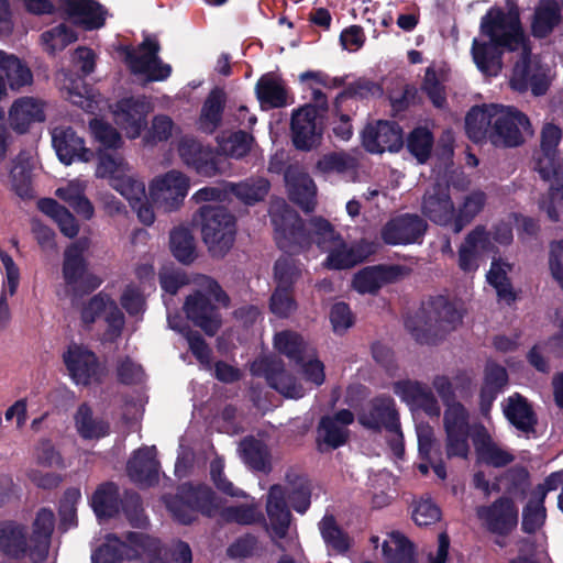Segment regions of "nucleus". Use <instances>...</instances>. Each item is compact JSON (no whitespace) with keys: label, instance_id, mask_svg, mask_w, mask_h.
Instances as JSON below:
<instances>
[{"label":"nucleus","instance_id":"1","mask_svg":"<svg viewBox=\"0 0 563 563\" xmlns=\"http://www.w3.org/2000/svg\"><path fill=\"white\" fill-rule=\"evenodd\" d=\"M506 7L507 11L494 5L481 18L479 33L489 41L474 38L472 42L473 60L488 76H496L501 70L505 52H517L528 42L518 4L515 0H506Z\"/></svg>","mask_w":563,"mask_h":563},{"label":"nucleus","instance_id":"2","mask_svg":"<svg viewBox=\"0 0 563 563\" xmlns=\"http://www.w3.org/2000/svg\"><path fill=\"white\" fill-rule=\"evenodd\" d=\"M269 213L276 244L285 253H301L313 243L320 250H327L330 243L341 240L340 233L327 219L311 218L308 229L299 213L285 202L273 207Z\"/></svg>","mask_w":563,"mask_h":563},{"label":"nucleus","instance_id":"3","mask_svg":"<svg viewBox=\"0 0 563 563\" xmlns=\"http://www.w3.org/2000/svg\"><path fill=\"white\" fill-rule=\"evenodd\" d=\"M463 314L448 297H430L405 320V328L419 344L435 345L462 323Z\"/></svg>","mask_w":563,"mask_h":563},{"label":"nucleus","instance_id":"4","mask_svg":"<svg viewBox=\"0 0 563 563\" xmlns=\"http://www.w3.org/2000/svg\"><path fill=\"white\" fill-rule=\"evenodd\" d=\"M166 506L178 522L191 525L196 514L214 517L222 507V498L207 484L184 483Z\"/></svg>","mask_w":563,"mask_h":563},{"label":"nucleus","instance_id":"5","mask_svg":"<svg viewBox=\"0 0 563 563\" xmlns=\"http://www.w3.org/2000/svg\"><path fill=\"white\" fill-rule=\"evenodd\" d=\"M201 235L213 256L223 257L233 246L236 219L223 206L205 205L199 208Z\"/></svg>","mask_w":563,"mask_h":563},{"label":"nucleus","instance_id":"6","mask_svg":"<svg viewBox=\"0 0 563 563\" xmlns=\"http://www.w3.org/2000/svg\"><path fill=\"white\" fill-rule=\"evenodd\" d=\"M88 249L89 240L80 238L69 244L63 254V279L74 297H84L92 294L103 282L101 277L89 272V263L85 257Z\"/></svg>","mask_w":563,"mask_h":563},{"label":"nucleus","instance_id":"7","mask_svg":"<svg viewBox=\"0 0 563 563\" xmlns=\"http://www.w3.org/2000/svg\"><path fill=\"white\" fill-rule=\"evenodd\" d=\"M532 169L544 181H553L547 196L539 201V208L544 211L552 222L560 221V210L563 208V165L559 153L536 150L532 155Z\"/></svg>","mask_w":563,"mask_h":563},{"label":"nucleus","instance_id":"8","mask_svg":"<svg viewBox=\"0 0 563 563\" xmlns=\"http://www.w3.org/2000/svg\"><path fill=\"white\" fill-rule=\"evenodd\" d=\"M520 49L522 54L514 66L510 87L518 92L531 90L536 97L545 95L550 87L549 67L538 57L531 56L529 41Z\"/></svg>","mask_w":563,"mask_h":563},{"label":"nucleus","instance_id":"9","mask_svg":"<svg viewBox=\"0 0 563 563\" xmlns=\"http://www.w3.org/2000/svg\"><path fill=\"white\" fill-rule=\"evenodd\" d=\"M141 55L136 54L134 48L124 46V62L131 73L135 75H145L147 81H164L172 75V66L162 60L158 53L161 51L159 42L152 36H146L139 45Z\"/></svg>","mask_w":563,"mask_h":563},{"label":"nucleus","instance_id":"10","mask_svg":"<svg viewBox=\"0 0 563 563\" xmlns=\"http://www.w3.org/2000/svg\"><path fill=\"white\" fill-rule=\"evenodd\" d=\"M523 133L532 134L528 115L514 107L499 104L498 114H496L492 126L489 142L495 147H518L525 143Z\"/></svg>","mask_w":563,"mask_h":563},{"label":"nucleus","instance_id":"11","mask_svg":"<svg viewBox=\"0 0 563 563\" xmlns=\"http://www.w3.org/2000/svg\"><path fill=\"white\" fill-rule=\"evenodd\" d=\"M63 361L75 384L89 386L102 383L106 366L99 361L96 353L87 347L71 343L64 352Z\"/></svg>","mask_w":563,"mask_h":563},{"label":"nucleus","instance_id":"12","mask_svg":"<svg viewBox=\"0 0 563 563\" xmlns=\"http://www.w3.org/2000/svg\"><path fill=\"white\" fill-rule=\"evenodd\" d=\"M357 422L373 432H399V412L395 399L389 395H378L362 407Z\"/></svg>","mask_w":563,"mask_h":563},{"label":"nucleus","instance_id":"13","mask_svg":"<svg viewBox=\"0 0 563 563\" xmlns=\"http://www.w3.org/2000/svg\"><path fill=\"white\" fill-rule=\"evenodd\" d=\"M476 516L492 534L509 536L518 526V508L509 496H500L490 505L479 506Z\"/></svg>","mask_w":563,"mask_h":563},{"label":"nucleus","instance_id":"14","mask_svg":"<svg viewBox=\"0 0 563 563\" xmlns=\"http://www.w3.org/2000/svg\"><path fill=\"white\" fill-rule=\"evenodd\" d=\"M323 120L316 117L313 107H301L294 111L290 120L291 142L296 150L309 152L321 144Z\"/></svg>","mask_w":563,"mask_h":563},{"label":"nucleus","instance_id":"15","mask_svg":"<svg viewBox=\"0 0 563 563\" xmlns=\"http://www.w3.org/2000/svg\"><path fill=\"white\" fill-rule=\"evenodd\" d=\"M362 144L368 153H396L404 146L402 128L396 121L378 120L362 131Z\"/></svg>","mask_w":563,"mask_h":563},{"label":"nucleus","instance_id":"16","mask_svg":"<svg viewBox=\"0 0 563 563\" xmlns=\"http://www.w3.org/2000/svg\"><path fill=\"white\" fill-rule=\"evenodd\" d=\"M428 223L418 214L404 213L388 220L380 230V238L387 245L420 243Z\"/></svg>","mask_w":563,"mask_h":563},{"label":"nucleus","instance_id":"17","mask_svg":"<svg viewBox=\"0 0 563 563\" xmlns=\"http://www.w3.org/2000/svg\"><path fill=\"white\" fill-rule=\"evenodd\" d=\"M57 11L85 31L99 30L106 24L107 10L96 0H58Z\"/></svg>","mask_w":563,"mask_h":563},{"label":"nucleus","instance_id":"18","mask_svg":"<svg viewBox=\"0 0 563 563\" xmlns=\"http://www.w3.org/2000/svg\"><path fill=\"white\" fill-rule=\"evenodd\" d=\"M183 162L198 175L213 177L220 173L219 157L210 145L191 136H184L178 144Z\"/></svg>","mask_w":563,"mask_h":563},{"label":"nucleus","instance_id":"19","mask_svg":"<svg viewBox=\"0 0 563 563\" xmlns=\"http://www.w3.org/2000/svg\"><path fill=\"white\" fill-rule=\"evenodd\" d=\"M184 311L187 319L208 336H214L222 325L219 308L207 295L199 290L186 298Z\"/></svg>","mask_w":563,"mask_h":563},{"label":"nucleus","instance_id":"20","mask_svg":"<svg viewBox=\"0 0 563 563\" xmlns=\"http://www.w3.org/2000/svg\"><path fill=\"white\" fill-rule=\"evenodd\" d=\"M52 144L58 159L66 166L74 162L88 163L93 158V152L86 147L84 137L71 126L55 128Z\"/></svg>","mask_w":563,"mask_h":563},{"label":"nucleus","instance_id":"21","mask_svg":"<svg viewBox=\"0 0 563 563\" xmlns=\"http://www.w3.org/2000/svg\"><path fill=\"white\" fill-rule=\"evenodd\" d=\"M148 111V102L143 97H125L117 101L113 114L126 136L136 139L147 124Z\"/></svg>","mask_w":563,"mask_h":563},{"label":"nucleus","instance_id":"22","mask_svg":"<svg viewBox=\"0 0 563 563\" xmlns=\"http://www.w3.org/2000/svg\"><path fill=\"white\" fill-rule=\"evenodd\" d=\"M421 211L431 222L441 227H454L455 207L448 186L435 184L422 198Z\"/></svg>","mask_w":563,"mask_h":563},{"label":"nucleus","instance_id":"23","mask_svg":"<svg viewBox=\"0 0 563 563\" xmlns=\"http://www.w3.org/2000/svg\"><path fill=\"white\" fill-rule=\"evenodd\" d=\"M189 179L180 172L169 170L163 177L154 179L150 185V194L154 200L162 199L165 209L176 210L188 194Z\"/></svg>","mask_w":563,"mask_h":563},{"label":"nucleus","instance_id":"24","mask_svg":"<svg viewBox=\"0 0 563 563\" xmlns=\"http://www.w3.org/2000/svg\"><path fill=\"white\" fill-rule=\"evenodd\" d=\"M126 472L133 483L146 487L155 486L159 481L156 448L153 445L136 450L128 461Z\"/></svg>","mask_w":563,"mask_h":563},{"label":"nucleus","instance_id":"25","mask_svg":"<svg viewBox=\"0 0 563 563\" xmlns=\"http://www.w3.org/2000/svg\"><path fill=\"white\" fill-rule=\"evenodd\" d=\"M26 526L14 521H0V552L9 560L31 558V540Z\"/></svg>","mask_w":563,"mask_h":563},{"label":"nucleus","instance_id":"26","mask_svg":"<svg viewBox=\"0 0 563 563\" xmlns=\"http://www.w3.org/2000/svg\"><path fill=\"white\" fill-rule=\"evenodd\" d=\"M472 441L477 461L487 466L500 468L515 461V455L500 448L492 438L488 430L479 424L472 434Z\"/></svg>","mask_w":563,"mask_h":563},{"label":"nucleus","instance_id":"27","mask_svg":"<svg viewBox=\"0 0 563 563\" xmlns=\"http://www.w3.org/2000/svg\"><path fill=\"white\" fill-rule=\"evenodd\" d=\"M256 374H262L269 387L290 398L301 396V386L296 378L285 369L284 362L279 358L266 357L257 364Z\"/></svg>","mask_w":563,"mask_h":563},{"label":"nucleus","instance_id":"28","mask_svg":"<svg viewBox=\"0 0 563 563\" xmlns=\"http://www.w3.org/2000/svg\"><path fill=\"white\" fill-rule=\"evenodd\" d=\"M55 527V515L51 508H40L32 523L31 560L34 563L46 561L51 538Z\"/></svg>","mask_w":563,"mask_h":563},{"label":"nucleus","instance_id":"29","mask_svg":"<svg viewBox=\"0 0 563 563\" xmlns=\"http://www.w3.org/2000/svg\"><path fill=\"white\" fill-rule=\"evenodd\" d=\"M289 199L303 211L310 212L316 205V185L310 176L288 165L284 173Z\"/></svg>","mask_w":563,"mask_h":563},{"label":"nucleus","instance_id":"30","mask_svg":"<svg viewBox=\"0 0 563 563\" xmlns=\"http://www.w3.org/2000/svg\"><path fill=\"white\" fill-rule=\"evenodd\" d=\"M98 164L96 168V176L98 178H109L113 180L112 187L126 198L129 196L128 189H133L134 181L131 178H123L124 159L115 151L98 150Z\"/></svg>","mask_w":563,"mask_h":563},{"label":"nucleus","instance_id":"31","mask_svg":"<svg viewBox=\"0 0 563 563\" xmlns=\"http://www.w3.org/2000/svg\"><path fill=\"white\" fill-rule=\"evenodd\" d=\"M563 24L559 0H538L530 19V33L537 40L549 37Z\"/></svg>","mask_w":563,"mask_h":563},{"label":"nucleus","instance_id":"32","mask_svg":"<svg viewBox=\"0 0 563 563\" xmlns=\"http://www.w3.org/2000/svg\"><path fill=\"white\" fill-rule=\"evenodd\" d=\"M44 102L33 97L16 99L9 110L11 128L19 134L26 133L30 125L45 121Z\"/></svg>","mask_w":563,"mask_h":563},{"label":"nucleus","instance_id":"33","mask_svg":"<svg viewBox=\"0 0 563 563\" xmlns=\"http://www.w3.org/2000/svg\"><path fill=\"white\" fill-rule=\"evenodd\" d=\"M503 412L507 421L525 434L536 432L538 417L531 404L519 393H515L506 400Z\"/></svg>","mask_w":563,"mask_h":563},{"label":"nucleus","instance_id":"34","mask_svg":"<svg viewBox=\"0 0 563 563\" xmlns=\"http://www.w3.org/2000/svg\"><path fill=\"white\" fill-rule=\"evenodd\" d=\"M499 104L474 106L465 117V131L471 141L483 143L489 141L492 126L498 114Z\"/></svg>","mask_w":563,"mask_h":563},{"label":"nucleus","instance_id":"35","mask_svg":"<svg viewBox=\"0 0 563 563\" xmlns=\"http://www.w3.org/2000/svg\"><path fill=\"white\" fill-rule=\"evenodd\" d=\"M266 512L273 533L278 539H284L288 533L292 516L286 501L285 490L280 485H273L269 488Z\"/></svg>","mask_w":563,"mask_h":563},{"label":"nucleus","instance_id":"36","mask_svg":"<svg viewBox=\"0 0 563 563\" xmlns=\"http://www.w3.org/2000/svg\"><path fill=\"white\" fill-rule=\"evenodd\" d=\"M399 273V266H367L355 274L353 288L360 294H376L385 284L394 282Z\"/></svg>","mask_w":563,"mask_h":563},{"label":"nucleus","instance_id":"37","mask_svg":"<svg viewBox=\"0 0 563 563\" xmlns=\"http://www.w3.org/2000/svg\"><path fill=\"white\" fill-rule=\"evenodd\" d=\"M74 424L82 440H100L110 434V423L102 417H95L92 408L82 402L74 415Z\"/></svg>","mask_w":563,"mask_h":563},{"label":"nucleus","instance_id":"38","mask_svg":"<svg viewBox=\"0 0 563 563\" xmlns=\"http://www.w3.org/2000/svg\"><path fill=\"white\" fill-rule=\"evenodd\" d=\"M323 251L328 252L324 266L329 269L336 271L351 268L357 265L364 261L368 253L363 250L362 245L347 247L342 238L340 241L330 243L328 249Z\"/></svg>","mask_w":563,"mask_h":563},{"label":"nucleus","instance_id":"39","mask_svg":"<svg viewBox=\"0 0 563 563\" xmlns=\"http://www.w3.org/2000/svg\"><path fill=\"white\" fill-rule=\"evenodd\" d=\"M120 505L119 487L113 482L100 484L90 498V506L98 519L114 518Z\"/></svg>","mask_w":563,"mask_h":563},{"label":"nucleus","instance_id":"40","mask_svg":"<svg viewBox=\"0 0 563 563\" xmlns=\"http://www.w3.org/2000/svg\"><path fill=\"white\" fill-rule=\"evenodd\" d=\"M489 244L488 233L483 225H477L465 236L464 243L459 249V267L465 272H475L478 268L477 246L485 250Z\"/></svg>","mask_w":563,"mask_h":563},{"label":"nucleus","instance_id":"41","mask_svg":"<svg viewBox=\"0 0 563 563\" xmlns=\"http://www.w3.org/2000/svg\"><path fill=\"white\" fill-rule=\"evenodd\" d=\"M509 271H511L509 263L504 262L501 258H493L486 275L488 284L496 290L498 300L506 302L508 306L517 300V292L508 277Z\"/></svg>","mask_w":563,"mask_h":563},{"label":"nucleus","instance_id":"42","mask_svg":"<svg viewBox=\"0 0 563 563\" xmlns=\"http://www.w3.org/2000/svg\"><path fill=\"white\" fill-rule=\"evenodd\" d=\"M227 96L223 89L213 88L207 96L199 117V124L205 132H214L222 122Z\"/></svg>","mask_w":563,"mask_h":563},{"label":"nucleus","instance_id":"43","mask_svg":"<svg viewBox=\"0 0 563 563\" xmlns=\"http://www.w3.org/2000/svg\"><path fill=\"white\" fill-rule=\"evenodd\" d=\"M108 542L100 545L92 555V563H123L140 558L136 549L121 541L115 534H108Z\"/></svg>","mask_w":563,"mask_h":563},{"label":"nucleus","instance_id":"44","mask_svg":"<svg viewBox=\"0 0 563 563\" xmlns=\"http://www.w3.org/2000/svg\"><path fill=\"white\" fill-rule=\"evenodd\" d=\"M168 325L186 339L190 352L200 363L210 362L211 350L206 340L198 331L192 330L180 316H169Z\"/></svg>","mask_w":563,"mask_h":563},{"label":"nucleus","instance_id":"45","mask_svg":"<svg viewBox=\"0 0 563 563\" xmlns=\"http://www.w3.org/2000/svg\"><path fill=\"white\" fill-rule=\"evenodd\" d=\"M349 440V430L332 421L329 415L321 417L317 428V449L323 453L343 446Z\"/></svg>","mask_w":563,"mask_h":563},{"label":"nucleus","instance_id":"46","mask_svg":"<svg viewBox=\"0 0 563 563\" xmlns=\"http://www.w3.org/2000/svg\"><path fill=\"white\" fill-rule=\"evenodd\" d=\"M255 92L263 107L283 108L287 104V90L272 74H265L257 80Z\"/></svg>","mask_w":563,"mask_h":563},{"label":"nucleus","instance_id":"47","mask_svg":"<svg viewBox=\"0 0 563 563\" xmlns=\"http://www.w3.org/2000/svg\"><path fill=\"white\" fill-rule=\"evenodd\" d=\"M240 450L244 463L257 472L271 471V453L267 445L252 435L240 442Z\"/></svg>","mask_w":563,"mask_h":563},{"label":"nucleus","instance_id":"48","mask_svg":"<svg viewBox=\"0 0 563 563\" xmlns=\"http://www.w3.org/2000/svg\"><path fill=\"white\" fill-rule=\"evenodd\" d=\"M0 68L3 70L10 88L13 90L33 82V74L30 67L14 55L0 51Z\"/></svg>","mask_w":563,"mask_h":563},{"label":"nucleus","instance_id":"49","mask_svg":"<svg viewBox=\"0 0 563 563\" xmlns=\"http://www.w3.org/2000/svg\"><path fill=\"white\" fill-rule=\"evenodd\" d=\"M173 256L181 264H191L196 258V243L191 231L185 227L174 228L169 233Z\"/></svg>","mask_w":563,"mask_h":563},{"label":"nucleus","instance_id":"50","mask_svg":"<svg viewBox=\"0 0 563 563\" xmlns=\"http://www.w3.org/2000/svg\"><path fill=\"white\" fill-rule=\"evenodd\" d=\"M434 135L427 126L413 128L407 139L406 148L419 164H426L432 154Z\"/></svg>","mask_w":563,"mask_h":563},{"label":"nucleus","instance_id":"51","mask_svg":"<svg viewBox=\"0 0 563 563\" xmlns=\"http://www.w3.org/2000/svg\"><path fill=\"white\" fill-rule=\"evenodd\" d=\"M319 529L328 549L338 554H344L350 550V537L338 525L334 516L325 515L319 523Z\"/></svg>","mask_w":563,"mask_h":563},{"label":"nucleus","instance_id":"52","mask_svg":"<svg viewBox=\"0 0 563 563\" xmlns=\"http://www.w3.org/2000/svg\"><path fill=\"white\" fill-rule=\"evenodd\" d=\"M486 194L482 190H474L468 194L463 203L454 212V227L453 232L460 233L466 225H468L475 217L484 209L486 205Z\"/></svg>","mask_w":563,"mask_h":563},{"label":"nucleus","instance_id":"53","mask_svg":"<svg viewBox=\"0 0 563 563\" xmlns=\"http://www.w3.org/2000/svg\"><path fill=\"white\" fill-rule=\"evenodd\" d=\"M294 253L280 256L274 264V278L278 288L292 289L301 277V263L292 257Z\"/></svg>","mask_w":563,"mask_h":563},{"label":"nucleus","instance_id":"54","mask_svg":"<svg viewBox=\"0 0 563 563\" xmlns=\"http://www.w3.org/2000/svg\"><path fill=\"white\" fill-rule=\"evenodd\" d=\"M126 541L130 547L139 551L140 555L144 553L148 563H168L164 558L165 549L158 539L142 532L130 531L126 533Z\"/></svg>","mask_w":563,"mask_h":563},{"label":"nucleus","instance_id":"55","mask_svg":"<svg viewBox=\"0 0 563 563\" xmlns=\"http://www.w3.org/2000/svg\"><path fill=\"white\" fill-rule=\"evenodd\" d=\"M12 190L22 199L34 197L32 188V167L29 159H23L21 155L13 162L10 170Z\"/></svg>","mask_w":563,"mask_h":563},{"label":"nucleus","instance_id":"56","mask_svg":"<svg viewBox=\"0 0 563 563\" xmlns=\"http://www.w3.org/2000/svg\"><path fill=\"white\" fill-rule=\"evenodd\" d=\"M78 40L77 33L65 23L53 26L41 34L46 52L54 55Z\"/></svg>","mask_w":563,"mask_h":563},{"label":"nucleus","instance_id":"57","mask_svg":"<svg viewBox=\"0 0 563 563\" xmlns=\"http://www.w3.org/2000/svg\"><path fill=\"white\" fill-rule=\"evenodd\" d=\"M113 299L106 291H99L85 301L80 308V321L85 329H90L91 325L106 313Z\"/></svg>","mask_w":563,"mask_h":563},{"label":"nucleus","instance_id":"58","mask_svg":"<svg viewBox=\"0 0 563 563\" xmlns=\"http://www.w3.org/2000/svg\"><path fill=\"white\" fill-rule=\"evenodd\" d=\"M221 517L227 522H234L242 526H250L253 523H265V517L258 508L251 504H242L236 506H229L222 509Z\"/></svg>","mask_w":563,"mask_h":563},{"label":"nucleus","instance_id":"59","mask_svg":"<svg viewBox=\"0 0 563 563\" xmlns=\"http://www.w3.org/2000/svg\"><path fill=\"white\" fill-rule=\"evenodd\" d=\"M274 345L277 351L286 355L296 364H301L305 360L303 340L300 334L291 331H283L275 335Z\"/></svg>","mask_w":563,"mask_h":563},{"label":"nucleus","instance_id":"60","mask_svg":"<svg viewBox=\"0 0 563 563\" xmlns=\"http://www.w3.org/2000/svg\"><path fill=\"white\" fill-rule=\"evenodd\" d=\"M382 91L379 84L371 79L360 78L351 82L335 97V107L339 108L341 104H345L350 99H366L371 96H378Z\"/></svg>","mask_w":563,"mask_h":563},{"label":"nucleus","instance_id":"61","mask_svg":"<svg viewBox=\"0 0 563 563\" xmlns=\"http://www.w3.org/2000/svg\"><path fill=\"white\" fill-rule=\"evenodd\" d=\"M81 498L80 489L77 487L67 488L58 504V516L60 527L69 529L78 525L77 505Z\"/></svg>","mask_w":563,"mask_h":563},{"label":"nucleus","instance_id":"62","mask_svg":"<svg viewBox=\"0 0 563 563\" xmlns=\"http://www.w3.org/2000/svg\"><path fill=\"white\" fill-rule=\"evenodd\" d=\"M470 415L463 404L453 401L444 410L445 433H470Z\"/></svg>","mask_w":563,"mask_h":563},{"label":"nucleus","instance_id":"63","mask_svg":"<svg viewBox=\"0 0 563 563\" xmlns=\"http://www.w3.org/2000/svg\"><path fill=\"white\" fill-rule=\"evenodd\" d=\"M91 133L101 145L100 150L117 151L123 144L121 134L110 123L102 119H92L89 123Z\"/></svg>","mask_w":563,"mask_h":563},{"label":"nucleus","instance_id":"64","mask_svg":"<svg viewBox=\"0 0 563 563\" xmlns=\"http://www.w3.org/2000/svg\"><path fill=\"white\" fill-rule=\"evenodd\" d=\"M269 181L264 178H260L254 181H245L233 185L232 192L246 205H253L264 200L269 191Z\"/></svg>","mask_w":563,"mask_h":563}]
</instances>
